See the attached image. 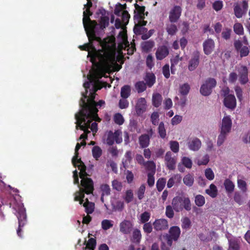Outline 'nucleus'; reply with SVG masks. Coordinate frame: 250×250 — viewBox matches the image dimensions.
Wrapping results in <instances>:
<instances>
[{"instance_id": "obj_16", "label": "nucleus", "mask_w": 250, "mask_h": 250, "mask_svg": "<svg viewBox=\"0 0 250 250\" xmlns=\"http://www.w3.org/2000/svg\"><path fill=\"white\" fill-rule=\"evenodd\" d=\"M203 46L204 53L208 55L212 53L214 49V42L211 39H208L203 42Z\"/></svg>"}, {"instance_id": "obj_56", "label": "nucleus", "mask_w": 250, "mask_h": 250, "mask_svg": "<svg viewBox=\"0 0 250 250\" xmlns=\"http://www.w3.org/2000/svg\"><path fill=\"white\" fill-rule=\"evenodd\" d=\"M145 190L146 187L145 185H141L137 191V197L139 200H141L144 197Z\"/></svg>"}, {"instance_id": "obj_27", "label": "nucleus", "mask_w": 250, "mask_h": 250, "mask_svg": "<svg viewBox=\"0 0 250 250\" xmlns=\"http://www.w3.org/2000/svg\"><path fill=\"white\" fill-rule=\"evenodd\" d=\"M118 135V130H115L114 133L112 131L108 132L106 139V144L109 146H112L115 141V137Z\"/></svg>"}, {"instance_id": "obj_8", "label": "nucleus", "mask_w": 250, "mask_h": 250, "mask_svg": "<svg viewBox=\"0 0 250 250\" xmlns=\"http://www.w3.org/2000/svg\"><path fill=\"white\" fill-rule=\"evenodd\" d=\"M168 233L164 234L163 238L167 245L172 246L173 241H177L179 238L181 230L178 226H174L170 228Z\"/></svg>"}, {"instance_id": "obj_22", "label": "nucleus", "mask_w": 250, "mask_h": 250, "mask_svg": "<svg viewBox=\"0 0 250 250\" xmlns=\"http://www.w3.org/2000/svg\"><path fill=\"white\" fill-rule=\"evenodd\" d=\"M201 141L197 138H194L188 143L189 148L193 151L198 150L201 146Z\"/></svg>"}, {"instance_id": "obj_38", "label": "nucleus", "mask_w": 250, "mask_h": 250, "mask_svg": "<svg viewBox=\"0 0 250 250\" xmlns=\"http://www.w3.org/2000/svg\"><path fill=\"white\" fill-rule=\"evenodd\" d=\"M130 87L128 85H125L121 88V96L123 98H127L130 95Z\"/></svg>"}, {"instance_id": "obj_36", "label": "nucleus", "mask_w": 250, "mask_h": 250, "mask_svg": "<svg viewBox=\"0 0 250 250\" xmlns=\"http://www.w3.org/2000/svg\"><path fill=\"white\" fill-rule=\"evenodd\" d=\"M183 182L187 186L191 187L194 183L193 175L190 173L186 175L183 178Z\"/></svg>"}, {"instance_id": "obj_54", "label": "nucleus", "mask_w": 250, "mask_h": 250, "mask_svg": "<svg viewBox=\"0 0 250 250\" xmlns=\"http://www.w3.org/2000/svg\"><path fill=\"white\" fill-rule=\"evenodd\" d=\"M133 199V193L131 189H128L126 191L124 200L126 203L131 202Z\"/></svg>"}, {"instance_id": "obj_43", "label": "nucleus", "mask_w": 250, "mask_h": 250, "mask_svg": "<svg viewBox=\"0 0 250 250\" xmlns=\"http://www.w3.org/2000/svg\"><path fill=\"white\" fill-rule=\"evenodd\" d=\"M166 184V179L164 178L158 179L156 182V188L158 191L161 192L164 189Z\"/></svg>"}, {"instance_id": "obj_2", "label": "nucleus", "mask_w": 250, "mask_h": 250, "mask_svg": "<svg viewBox=\"0 0 250 250\" xmlns=\"http://www.w3.org/2000/svg\"><path fill=\"white\" fill-rule=\"evenodd\" d=\"M87 3L84 5L83 9H85L83 12V23L87 36L88 37L90 41L93 40H100L99 37L95 36V28L98 25L97 22L95 20H91L90 16L93 13L90 11V8L92 6L91 0H86Z\"/></svg>"}, {"instance_id": "obj_35", "label": "nucleus", "mask_w": 250, "mask_h": 250, "mask_svg": "<svg viewBox=\"0 0 250 250\" xmlns=\"http://www.w3.org/2000/svg\"><path fill=\"white\" fill-rule=\"evenodd\" d=\"M155 45V42L152 40H149L142 43V49L144 51L148 52L150 51Z\"/></svg>"}, {"instance_id": "obj_17", "label": "nucleus", "mask_w": 250, "mask_h": 250, "mask_svg": "<svg viewBox=\"0 0 250 250\" xmlns=\"http://www.w3.org/2000/svg\"><path fill=\"white\" fill-rule=\"evenodd\" d=\"M239 81L241 84H245L249 82L248 69L247 66L242 65L239 71Z\"/></svg>"}, {"instance_id": "obj_34", "label": "nucleus", "mask_w": 250, "mask_h": 250, "mask_svg": "<svg viewBox=\"0 0 250 250\" xmlns=\"http://www.w3.org/2000/svg\"><path fill=\"white\" fill-rule=\"evenodd\" d=\"M206 193L212 198H215L217 195L218 190L216 186L211 184L209 186V188L206 190Z\"/></svg>"}, {"instance_id": "obj_63", "label": "nucleus", "mask_w": 250, "mask_h": 250, "mask_svg": "<svg viewBox=\"0 0 250 250\" xmlns=\"http://www.w3.org/2000/svg\"><path fill=\"white\" fill-rule=\"evenodd\" d=\"M101 189L102 191V196L110 195V188L107 184H104L101 185Z\"/></svg>"}, {"instance_id": "obj_46", "label": "nucleus", "mask_w": 250, "mask_h": 250, "mask_svg": "<svg viewBox=\"0 0 250 250\" xmlns=\"http://www.w3.org/2000/svg\"><path fill=\"white\" fill-rule=\"evenodd\" d=\"M234 32L237 35H242L244 34V28L240 23H236L233 25Z\"/></svg>"}, {"instance_id": "obj_12", "label": "nucleus", "mask_w": 250, "mask_h": 250, "mask_svg": "<svg viewBox=\"0 0 250 250\" xmlns=\"http://www.w3.org/2000/svg\"><path fill=\"white\" fill-rule=\"evenodd\" d=\"M182 13V8L180 6L175 5L170 11L169 20L171 23L176 22L179 19Z\"/></svg>"}, {"instance_id": "obj_20", "label": "nucleus", "mask_w": 250, "mask_h": 250, "mask_svg": "<svg viewBox=\"0 0 250 250\" xmlns=\"http://www.w3.org/2000/svg\"><path fill=\"white\" fill-rule=\"evenodd\" d=\"M224 104L226 107L233 109L236 107V100L234 95H229L224 99Z\"/></svg>"}, {"instance_id": "obj_15", "label": "nucleus", "mask_w": 250, "mask_h": 250, "mask_svg": "<svg viewBox=\"0 0 250 250\" xmlns=\"http://www.w3.org/2000/svg\"><path fill=\"white\" fill-rule=\"evenodd\" d=\"M165 160L167 167L169 170H173L175 168L176 160L172 157V153L170 151L166 153Z\"/></svg>"}, {"instance_id": "obj_47", "label": "nucleus", "mask_w": 250, "mask_h": 250, "mask_svg": "<svg viewBox=\"0 0 250 250\" xmlns=\"http://www.w3.org/2000/svg\"><path fill=\"white\" fill-rule=\"evenodd\" d=\"M96 246V240L94 238H90L89 239L86 243L85 249L89 250H94Z\"/></svg>"}, {"instance_id": "obj_1", "label": "nucleus", "mask_w": 250, "mask_h": 250, "mask_svg": "<svg viewBox=\"0 0 250 250\" xmlns=\"http://www.w3.org/2000/svg\"><path fill=\"white\" fill-rule=\"evenodd\" d=\"M99 38L100 40H93L90 41L88 39L89 43L80 45L79 48L81 50L88 51V57L90 58V61L94 66L97 68H110L113 65H116L117 67L116 70L119 71L122 67L116 62L115 55L113 50L115 44L109 45L105 42L102 45V49L97 50L92 43L94 41L101 43L102 39Z\"/></svg>"}, {"instance_id": "obj_13", "label": "nucleus", "mask_w": 250, "mask_h": 250, "mask_svg": "<svg viewBox=\"0 0 250 250\" xmlns=\"http://www.w3.org/2000/svg\"><path fill=\"white\" fill-rule=\"evenodd\" d=\"M153 226L155 230L163 231L168 229V223L166 219H157L153 223Z\"/></svg>"}, {"instance_id": "obj_51", "label": "nucleus", "mask_w": 250, "mask_h": 250, "mask_svg": "<svg viewBox=\"0 0 250 250\" xmlns=\"http://www.w3.org/2000/svg\"><path fill=\"white\" fill-rule=\"evenodd\" d=\"M158 129V133L160 136L163 139L165 138L167 134L166 131L164 126V124L163 122H161L159 124Z\"/></svg>"}, {"instance_id": "obj_61", "label": "nucleus", "mask_w": 250, "mask_h": 250, "mask_svg": "<svg viewBox=\"0 0 250 250\" xmlns=\"http://www.w3.org/2000/svg\"><path fill=\"white\" fill-rule=\"evenodd\" d=\"M125 160L123 161V163L125 166L130 164L131 162L132 159V152L130 150L127 151L125 153Z\"/></svg>"}, {"instance_id": "obj_49", "label": "nucleus", "mask_w": 250, "mask_h": 250, "mask_svg": "<svg viewBox=\"0 0 250 250\" xmlns=\"http://www.w3.org/2000/svg\"><path fill=\"white\" fill-rule=\"evenodd\" d=\"M115 123L118 125H122L124 123V119L120 113H116L113 117Z\"/></svg>"}, {"instance_id": "obj_6", "label": "nucleus", "mask_w": 250, "mask_h": 250, "mask_svg": "<svg viewBox=\"0 0 250 250\" xmlns=\"http://www.w3.org/2000/svg\"><path fill=\"white\" fill-rule=\"evenodd\" d=\"M87 176L85 175L83 178H80L82 179L81 185L83 188L81 189L80 192H77L81 199L83 200L85 197L84 193L89 194L92 193L94 190L93 182L91 178L87 177Z\"/></svg>"}, {"instance_id": "obj_23", "label": "nucleus", "mask_w": 250, "mask_h": 250, "mask_svg": "<svg viewBox=\"0 0 250 250\" xmlns=\"http://www.w3.org/2000/svg\"><path fill=\"white\" fill-rule=\"evenodd\" d=\"M144 80L146 86L148 87H151L156 82V77L153 73H146Z\"/></svg>"}, {"instance_id": "obj_25", "label": "nucleus", "mask_w": 250, "mask_h": 250, "mask_svg": "<svg viewBox=\"0 0 250 250\" xmlns=\"http://www.w3.org/2000/svg\"><path fill=\"white\" fill-rule=\"evenodd\" d=\"M142 238L141 231L135 229L133 230L132 235L131 238V241L134 243L139 244Z\"/></svg>"}, {"instance_id": "obj_3", "label": "nucleus", "mask_w": 250, "mask_h": 250, "mask_svg": "<svg viewBox=\"0 0 250 250\" xmlns=\"http://www.w3.org/2000/svg\"><path fill=\"white\" fill-rule=\"evenodd\" d=\"M98 111L99 110H79L75 114L76 129L79 126L80 128L85 132L86 131L90 132L88 129L91 123L93 121L98 122L101 121L97 114Z\"/></svg>"}, {"instance_id": "obj_45", "label": "nucleus", "mask_w": 250, "mask_h": 250, "mask_svg": "<svg viewBox=\"0 0 250 250\" xmlns=\"http://www.w3.org/2000/svg\"><path fill=\"white\" fill-rule=\"evenodd\" d=\"M166 30L168 35L173 36L176 33L178 29L176 25L173 24H170L167 25Z\"/></svg>"}, {"instance_id": "obj_58", "label": "nucleus", "mask_w": 250, "mask_h": 250, "mask_svg": "<svg viewBox=\"0 0 250 250\" xmlns=\"http://www.w3.org/2000/svg\"><path fill=\"white\" fill-rule=\"evenodd\" d=\"M170 148L172 151L174 153H177L179 150V145L178 142L175 141H171L169 142Z\"/></svg>"}, {"instance_id": "obj_48", "label": "nucleus", "mask_w": 250, "mask_h": 250, "mask_svg": "<svg viewBox=\"0 0 250 250\" xmlns=\"http://www.w3.org/2000/svg\"><path fill=\"white\" fill-rule=\"evenodd\" d=\"M183 166L188 168H191L192 166V162L190 159L187 157H183L181 160Z\"/></svg>"}, {"instance_id": "obj_18", "label": "nucleus", "mask_w": 250, "mask_h": 250, "mask_svg": "<svg viewBox=\"0 0 250 250\" xmlns=\"http://www.w3.org/2000/svg\"><path fill=\"white\" fill-rule=\"evenodd\" d=\"M169 54V50L167 46L162 45L156 50L155 55L157 60H162Z\"/></svg>"}, {"instance_id": "obj_11", "label": "nucleus", "mask_w": 250, "mask_h": 250, "mask_svg": "<svg viewBox=\"0 0 250 250\" xmlns=\"http://www.w3.org/2000/svg\"><path fill=\"white\" fill-rule=\"evenodd\" d=\"M133 224L131 221L124 220L120 223V231L124 234H130L133 229Z\"/></svg>"}, {"instance_id": "obj_21", "label": "nucleus", "mask_w": 250, "mask_h": 250, "mask_svg": "<svg viewBox=\"0 0 250 250\" xmlns=\"http://www.w3.org/2000/svg\"><path fill=\"white\" fill-rule=\"evenodd\" d=\"M109 18L107 16H101L99 21V23L98 24V26L95 28V36L98 37L96 35V32H97V29L99 28V29L101 30H103L106 27H107L109 25Z\"/></svg>"}, {"instance_id": "obj_28", "label": "nucleus", "mask_w": 250, "mask_h": 250, "mask_svg": "<svg viewBox=\"0 0 250 250\" xmlns=\"http://www.w3.org/2000/svg\"><path fill=\"white\" fill-rule=\"evenodd\" d=\"M163 97L162 95L158 93H154L152 95V104L155 107H158L161 104Z\"/></svg>"}, {"instance_id": "obj_53", "label": "nucleus", "mask_w": 250, "mask_h": 250, "mask_svg": "<svg viewBox=\"0 0 250 250\" xmlns=\"http://www.w3.org/2000/svg\"><path fill=\"white\" fill-rule=\"evenodd\" d=\"M150 218V213L147 211H145L141 214L140 221L142 223H148Z\"/></svg>"}, {"instance_id": "obj_24", "label": "nucleus", "mask_w": 250, "mask_h": 250, "mask_svg": "<svg viewBox=\"0 0 250 250\" xmlns=\"http://www.w3.org/2000/svg\"><path fill=\"white\" fill-rule=\"evenodd\" d=\"M139 142L141 148H146L149 145V135L146 134L141 135L139 138Z\"/></svg>"}, {"instance_id": "obj_40", "label": "nucleus", "mask_w": 250, "mask_h": 250, "mask_svg": "<svg viewBox=\"0 0 250 250\" xmlns=\"http://www.w3.org/2000/svg\"><path fill=\"white\" fill-rule=\"evenodd\" d=\"M135 87L138 93H142L146 89V85L144 81H139L135 84Z\"/></svg>"}, {"instance_id": "obj_5", "label": "nucleus", "mask_w": 250, "mask_h": 250, "mask_svg": "<svg viewBox=\"0 0 250 250\" xmlns=\"http://www.w3.org/2000/svg\"><path fill=\"white\" fill-rule=\"evenodd\" d=\"M171 205L174 210L177 212H181L183 209L189 211L191 209V204L189 198L185 196L174 197L172 200Z\"/></svg>"}, {"instance_id": "obj_37", "label": "nucleus", "mask_w": 250, "mask_h": 250, "mask_svg": "<svg viewBox=\"0 0 250 250\" xmlns=\"http://www.w3.org/2000/svg\"><path fill=\"white\" fill-rule=\"evenodd\" d=\"M181 227L183 229H189L191 227V222L188 217H184L181 219Z\"/></svg>"}, {"instance_id": "obj_57", "label": "nucleus", "mask_w": 250, "mask_h": 250, "mask_svg": "<svg viewBox=\"0 0 250 250\" xmlns=\"http://www.w3.org/2000/svg\"><path fill=\"white\" fill-rule=\"evenodd\" d=\"M189 89V84L186 83L180 86L179 91L182 95H186L188 93Z\"/></svg>"}, {"instance_id": "obj_33", "label": "nucleus", "mask_w": 250, "mask_h": 250, "mask_svg": "<svg viewBox=\"0 0 250 250\" xmlns=\"http://www.w3.org/2000/svg\"><path fill=\"white\" fill-rule=\"evenodd\" d=\"M229 250H240L239 244L236 239H229Z\"/></svg>"}, {"instance_id": "obj_41", "label": "nucleus", "mask_w": 250, "mask_h": 250, "mask_svg": "<svg viewBox=\"0 0 250 250\" xmlns=\"http://www.w3.org/2000/svg\"><path fill=\"white\" fill-rule=\"evenodd\" d=\"M237 186L243 193H245L247 191V184L244 180L237 179Z\"/></svg>"}, {"instance_id": "obj_7", "label": "nucleus", "mask_w": 250, "mask_h": 250, "mask_svg": "<svg viewBox=\"0 0 250 250\" xmlns=\"http://www.w3.org/2000/svg\"><path fill=\"white\" fill-rule=\"evenodd\" d=\"M81 145L79 143L76 144L75 149V155L72 159V163L75 167H77L80 170V177L83 178L85 175H87L86 172V166L82 161L81 159H78V151L80 149Z\"/></svg>"}, {"instance_id": "obj_62", "label": "nucleus", "mask_w": 250, "mask_h": 250, "mask_svg": "<svg viewBox=\"0 0 250 250\" xmlns=\"http://www.w3.org/2000/svg\"><path fill=\"white\" fill-rule=\"evenodd\" d=\"M227 134L228 133L225 132H223L221 131L220 132V134L218 136L217 142V144L218 146H220L223 144L226 138Z\"/></svg>"}, {"instance_id": "obj_4", "label": "nucleus", "mask_w": 250, "mask_h": 250, "mask_svg": "<svg viewBox=\"0 0 250 250\" xmlns=\"http://www.w3.org/2000/svg\"><path fill=\"white\" fill-rule=\"evenodd\" d=\"M102 87L97 88L96 86L94 87V92L91 93L90 97H87L88 90H86L84 93H82V97L79 101L80 109H98L102 107H104L105 102L101 100L96 102L95 101L96 96V92L98 89H100Z\"/></svg>"}, {"instance_id": "obj_42", "label": "nucleus", "mask_w": 250, "mask_h": 250, "mask_svg": "<svg viewBox=\"0 0 250 250\" xmlns=\"http://www.w3.org/2000/svg\"><path fill=\"white\" fill-rule=\"evenodd\" d=\"M146 101L144 98H140L137 101L136 109H146Z\"/></svg>"}, {"instance_id": "obj_30", "label": "nucleus", "mask_w": 250, "mask_h": 250, "mask_svg": "<svg viewBox=\"0 0 250 250\" xmlns=\"http://www.w3.org/2000/svg\"><path fill=\"white\" fill-rule=\"evenodd\" d=\"M134 6L136 11H134L136 14L134 15V18H139L140 16L145 17V6H140L137 3L134 4Z\"/></svg>"}, {"instance_id": "obj_9", "label": "nucleus", "mask_w": 250, "mask_h": 250, "mask_svg": "<svg viewBox=\"0 0 250 250\" xmlns=\"http://www.w3.org/2000/svg\"><path fill=\"white\" fill-rule=\"evenodd\" d=\"M216 84L217 82L215 79L208 78L200 87L201 94L205 96L209 95L212 91V89L216 86Z\"/></svg>"}, {"instance_id": "obj_31", "label": "nucleus", "mask_w": 250, "mask_h": 250, "mask_svg": "<svg viewBox=\"0 0 250 250\" xmlns=\"http://www.w3.org/2000/svg\"><path fill=\"white\" fill-rule=\"evenodd\" d=\"M224 186L228 193H231L233 192L235 185L230 179H226L224 182Z\"/></svg>"}, {"instance_id": "obj_29", "label": "nucleus", "mask_w": 250, "mask_h": 250, "mask_svg": "<svg viewBox=\"0 0 250 250\" xmlns=\"http://www.w3.org/2000/svg\"><path fill=\"white\" fill-rule=\"evenodd\" d=\"M94 203L89 202L87 198H86L85 202L83 203L85 211L87 214H91L94 211Z\"/></svg>"}, {"instance_id": "obj_26", "label": "nucleus", "mask_w": 250, "mask_h": 250, "mask_svg": "<svg viewBox=\"0 0 250 250\" xmlns=\"http://www.w3.org/2000/svg\"><path fill=\"white\" fill-rule=\"evenodd\" d=\"M144 166L145 167L146 170L148 171L147 173H155L156 165L153 161H148L144 164Z\"/></svg>"}, {"instance_id": "obj_14", "label": "nucleus", "mask_w": 250, "mask_h": 250, "mask_svg": "<svg viewBox=\"0 0 250 250\" xmlns=\"http://www.w3.org/2000/svg\"><path fill=\"white\" fill-rule=\"evenodd\" d=\"M200 53L198 51L194 52L191 59L189 61L188 69L192 71L194 70L199 63Z\"/></svg>"}, {"instance_id": "obj_64", "label": "nucleus", "mask_w": 250, "mask_h": 250, "mask_svg": "<svg viewBox=\"0 0 250 250\" xmlns=\"http://www.w3.org/2000/svg\"><path fill=\"white\" fill-rule=\"evenodd\" d=\"M234 201L238 204L239 205H241L243 203L242 196L241 194L239 191H235L234 194Z\"/></svg>"}, {"instance_id": "obj_55", "label": "nucleus", "mask_w": 250, "mask_h": 250, "mask_svg": "<svg viewBox=\"0 0 250 250\" xmlns=\"http://www.w3.org/2000/svg\"><path fill=\"white\" fill-rule=\"evenodd\" d=\"M223 7V2L222 0H215L212 3V8L216 12L220 11L222 9Z\"/></svg>"}, {"instance_id": "obj_39", "label": "nucleus", "mask_w": 250, "mask_h": 250, "mask_svg": "<svg viewBox=\"0 0 250 250\" xmlns=\"http://www.w3.org/2000/svg\"><path fill=\"white\" fill-rule=\"evenodd\" d=\"M93 157L96 160H98L102 154V150L99 146H94L92 149Z\"/></svg>"}, {"instance_id": "obj_52", "label": "nucleus", "mask_w": 250, "mask_h": 250, "mask_svg": "<svg viewBox=\"0 0 250 250\" xmlns=\"http://www.w3.org/2000/svg\"><path fill=\"white\" fill-rule=\"evenodd\" d=\"M174 210L172 205L166 206L165 212L166 216L170 219L172 218L174 215Z\"/></svg>"}, {"instance_id": "obj_10", "label": "nucleus", "mask_w": 250, "mask_h": 250, "mask_svg": "<svg viewBox=\"0 0 250 250\" xmlns=\"http://www.w3.org/2000/svg\"><path fill=\"white\" fill-rule=\"evenodd\" d=\"M17 216L19 223V227L17 230V233L19 237H22L21 234L22 228L26 224L27 221L25 209L23 207H20L18 208Z\"/></svg>"}, {"instance_id": "obj_60", "label": "nucleus", "mask_w": 250, "mask_h": 250, "mask_svg": "<svg viewBox=\"0 0 250 250\" xmlns=\"http://www.w3.org/2000/svg\"><path fill=\"white\" fill-rule=\"evenodd\" d=\"M112 186L114 189H115L118 191H120L122 189V184L121 182L115 179L112 182Z\"/></svg>"}, {"instance_id": "obj_44", "label": "nucleus", "mask_w": 250, "mask_h": 250, "mask_svg": "<svg viewBox=\"0 0 250 250\" xmlns=\"http://www.w3.org/2000/svg\"><path fill=\"white\" fill-rule=\"evenodd\" d=\"M102 228L106 230L113 226L112 221L108 219H104L101 222Z\"/></svg>"}, {"instance_id": "obj_50", "label": "nucleus", "mask_w": 250, "mask_h": 250, "mask_svg": "<svg viewBox=\"0 0 250 250\" xmlns=\"http://www.w3.org/2000/svg\"><path fill=\"white\" fill-rule=\"evenodd\" d=\"M195 203L198 207H202L205 203V199L203 195H197L195 197Z\"/></svg>"}, {"instance_id": "obj_59", "label": "nucleus", "mask_w": 250, "mask_h": 250, "mask_svg": "<svg viewBox=\"0 0 250 250\" xmlns=\"http://www.w3.org/2000/svg\"><path fill=\"white\" fill-rule=\"evenodd\" d=\"M234 90L236 93V96L240 102L243 100V90L242 89L239 85H236L234 88Z\"/></svg>"}, {"instance_id": "obj_19", "label": "nucleus", "mask_w": 250, "mask_h": 250, "mask_svg": "<svg viewBox=\"0 0 250 250\" xmlns=\"http://www.w3.org/2000/svg\"><path fill=\"white\" fill-rule=\"evenodd\" d=\"M232 122L229 116H226L222 119L221 131L228 133L230 132L231 128Z\"/></svg>"}, {"instance_id": "obj_32", "label": "nucleus", "mask_w": 250, "mask_h": 250, "mask_svg": "<svg viewBox=\"0 0 250 250\" xmlns=\"http://www.w3.org/2000/svg\"><path fill=\"white\" fill-rule=\"evenodd\" d=\"M233 10L235 16L237 18H241L245 14L240 5L238 3H235L233 5Z\"/></svg>"}]
</instances>
